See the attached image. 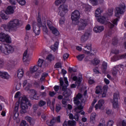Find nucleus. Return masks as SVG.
<instances>
[{"label": "nucleus", "mask_w": 126, "mask_h": 126, "mask_svg": "<svg viewBox=\"0 0 126 126\" xmlns=\"http://www.w3.org/2000/svg\"><path fill=\"white\" fill-rule=\"evenodd\" d=\"M38 69H39V66H38V65L32 66L30 68V72H27V75H31L30 73H34V72H36Z\"/></svg>", "instance_id": "cd10ccee"}, {"label": "nucleus", "mask_w": 126, "mask_h": 126, "mask_svg": "<svg viewBox=\"0 0 126 126\" xmlns=\"http://www.w3.org/2000/svg\"><path fill=\"white\" fill-rule=\"evenodd\" d=\"M124 67H125V66L122 64L115 66L112 70V74H113V75H117L120 70L123 69Z\"/></svg>", "instance_id": "f3484780"}, {"label": "nucleus", "mask_w": 126, "mask_h": 126, "mask_svg": "<svg viewBox=\"0 0 126 126\" xmlns=\"http://www.w3.org/2000/svg\"><path fill=\"white\" fill-rule=\"evenodd\" d=\"M21 126H27V124H26V121H22L21 124H20Z\"/></svg>", "instance_id": "338daca9"}, {"label": "nucleus", "mask_w": 126, "mask_h": 126, "mask_svg": "<svg viewBox=\"0 0 126 126\" xmlns=\"http://www.w3.org/2000/svg\"><path fill=\"white\" fill-rule=\"evenodd\" d=\"M79 6H80V7H82V8H85V10L86 11H89L90 10V5L88 4H83L82 2H80V4H78Z\"/></svg>", "instance_id": "c756f323"}, {"label": "nucleus", "mask_w": 126, "mask_h": 126, "mask_svg": "<svg viewBox=\"0 0 126 126\" xmlns=\"http://www.w3.org/2000/svg\"><path fill=\"white\" fill-rule=\"evenodd\" d=\"M126 57V53L122 55H114L113 57L111 58L112 62H117V61H120V60H123L125 59Z\"/></svg>", "instance_id": "6ab92c4d"}, {"label": "nucleus", "mask_w": 126, "mask_h": 126, "mask_svg": "<svg viewBox=\"0 0 126 126\" xmlns=\"http://www.w3.org/2000/svg\"><path fill=\"white\" fill-rule=\"evenodd\" d=\"M108 86H104L103 87V90L102 91V93H100L102 98H104L107 96V93H108Z\"/></svg>", "instance_id": "7c9ffc66"}, {"label": "nucleus", "mask_w": 126, "mask_h": 126, "mask_svg": "<svg viewBox=\"0 0 126 126\" xmlns=\"http://www.w3.org/2000/svg\"><path fill=\"white\" fill-rule=\"evenodd\" d=\"M114 125V121L109 120L107 122L106 126H113Z\"/></svg>", "instance_id": "864d4df0"}, {"label": "nucleus", "mask_w": 126, "mask_h": 126, "mask_svg": "<svg viewBox=\"0 0 126 126\" xmlns=\"http://www.w3.org/2000/svg\"><path fill=\"white\" fill-rule=\"evenodd\" d=\"M102 12H103V9L101 8H98L96 9L94 13L95 17L96 18L97 21L99 22V23L108 25L109 28H110V29L114 28L115 25H118L119 19L116 18L112 20V22L113 23V24L111 22H108V19L105 18V17L103 16H101V13H102Z\"/></svg>", "instance_id": "f03ea898"}, {"label": "nucleus", "mask_w": 126, "mask_h": 126, "mask_svg": "<svg viewBox=\"0 0 126 126\" xmlns=\"http://www.w3.org/2000/svg\"><path fill=\"white\" fill-rule=\"evenodd\" d=\"M102 123H100L98 126H106V125L105 124V121L102 120H101Z\"/></svg>", "instance_id": "680f3d73"}, {"label": "nucleus", "mask_w": 126, "mask_h": 126, "mask_svg": "<svg viewBox=\"0 0 126 126\" xmlns=\"http://www.w3.org/2000/svg\"><path fill=\"white\" fill-rule=\"evenodd\" d=\"M60 81V85L62 87V90H63V91H64V90L66 89V87L68 86V81H67V78L65 77L64 78V81L65 83V86L63 85V79L61 78Z\"/></svg>", "instance_id": "a211bd4d"}, {"label": "nucleus", "mask_w": 126, "mask_h": 126, "mask_svg": "<svg viewBox=\"0 0 126 126\" xmlns=\"http://www.w3.org/2000/svg\"><path fill=\"white\" fill-rule=\"evenodd\" d=\"M104 83H105V84H106L107 85L110 84V81L108 79L104 78Z\"/></svg>", "instance_id": "0e129e2a"}, {"label": "nucleus", "mask_w": 126, "mask_h": 126, "mask_svg": "<svg viewBox=\"0 0 126 126\" xmlns=\"http://www.w3.org/2000/svg\"><path fill=\"white\" fill-rule=\"evenodd\" d=\"M65 94H66L65 96H69L71 94V91L69 89H66L64 92V94L65 95Z\"/></svg>", "instance_id": "09e8293b"}, {"label": "nucleus", "mask_w": 126, "mask_h": 126, "mask_svg": "<svg viewBox=\"0 0 126 126\" xmlns=\"http://www.w3.org/2000/svg\"><path fill=\"white\" fill-rule=\"evenodd\" d=\"M46 101H43V100H40L39 103L38 105L40 107H43V106H45L46 105Z\"/></svg>", "instance_id": "603ef678"}, {"label": "nucleus", "mask_w": 126, "mask_h": 126, "mask_svg": "<svg viewBox=\"0 0 126 126\" xmlns=\"http://www.w3.org/2000/svg\"><path fill=\"white\" fill-rule=\"evenodd\" d=\"M90 2L93 5H97L98 4V0H90Z\"/></svg>", "instance_id": "5fc2aeb1"}, {"label": "nucleus", "mask_w": 126, "mask_h": 126, "mask_svg": "<svg viewBox=\"0 0 126 126\" xmlns=\"http://www.w3.org/2000/svg\"><path fill=\"white\" fill-rule=\"evenodd\" d=\"M0 41L10 44L11 43V37L7 34L1 32L0 33Z\"/></svg>", "instance_id": "f8f14e48"}, {"label": "nucleus", "mask_w": 126, "mask_h": 126, "mask_svg": "<svg viewBox=\"0 0 126 126\" xmlns=\"http://www.w3.org/2000/svg\"><path fill=\"white\" fill-rule=\"evenodd\" d=\"M61 67H62V63L60 62L57 63L55 65V68H60Z\"/></svg>", "instance_id": "6e6d98bb"}, {"label": "nucleus", "mask_w": 126, "mask_h": 126, "mask_svg": "<svg viewBox=\"0 0 126 126\" xmlns=\"http://www.w3.org/2000/svg\"><path fill=\"white\" fill-rule=\"evenodd\" d=\"M119 95V93H114L113 95V99L111 100V103H112L113 106L115 109L119 108V102H118Z\"/></svg>", "instance_id": "2eb2a0df"}, {"label": "nucleus", "mask_w": 126, "mask_h": 126, "mask_svg": "<svg viewBox=\"0 0 126 126\" xmlns=\"http://www.w3.org/2000/svg\"><path fill=\"white\" fill-rule=\"evenodd\" d=\"M91 35V32H87L85 33L81 36V42H84L89 38V37Z\"/></svg>", "instance_id": "412c9836"}, {"label": "nucleus", "mask_w": 126, "mask_h": 126, "mask_svg": "<svg viewBox=\"0 0 126 126\" xmlns=\"http://www.w3.org/2000/svg\"><path fill=\"white\" fill-rule=\"evenodd\" d=\"M65 1H66V0H57L55 1V4L56 5H60L61 3H64Z\"/></svg>", "instance_id": "37998d69"}, {"label": "nucleus", "mask_w": 126, "mask_h": 126, "mask_svg": "<svg viewBox=\"0 0 126 126\" xmlns=\"http://www.w3.org/2000/svg\"><path fill=\"white\" fill-rule=\"evenodd\" d=\"M23 86H27L26 88H25V90L26 91H28L29 89H30V87H31V84L27 83V80H25L23 84Z\"/></svg>", "instance_id": "c9c22d12"}, {"label": "nucleus", "mask_w": 126, "mask_h": 126, "mask_svg": "<svg viewBox=\"0 0 126 126\" xmlns=\"http://www.w3.org/2000/svg\"><path fill=\"white\" fill-rule=\"evenodd\" d=\"M106 113L107 115H112L113 114V111H112V110L109 109H107L106 110Z\"/></svg>", "instance_id": "4d7b16f0"}, {"label": "nucleus", "mask_w": 126, "mask_h": 126, "mask_svg": "<svg viewBox=\"0 0 126 126\" xmlns=\"http://www.w3.org/2000/svg\"><path fill=\"white\" fill-rule=\"evenodd\" d=\"M67 11H68V8L67 5L65 4L60 5L58 10L59 15H60L62 17H63Z\"/></svg>", "instance_id": "1a4fd4ad"}, {"label": "nucleus", "mask_w": 126, "mask_h": 126, "mask_svg": "<svg viewBox=\"0 0 126 126\" xmlns=\"http://www.w3.org/2000/svg\"><path fill=\"white\" fill-rule=\"evenodd\" d=\"M20 95H21V93L20 92H18L15 95V98H19L20 97Z\"/></svg>", "instance_id": "e2e57ef3"}, {"label": "nucleus", "mask_w": 126, "mask_h": 126, "mask_svg": "<svg viewBox=\"0 0 126 126\" xmlns=\"http://www.w3.org/2000/svg\"><path fill=\"white\" fill-rule=\"evenodd\" d=\"M19 104L21 105V110L20 111L21 114H26L27 113V109H28V105L31 106L30 102L26 97H20L19 101L17 102L15 105L14 111L15 113L13 116V119L16 121V123H19L20 120L19 119V113H18V109H19Z\"/></svg>", "instance_id": "f257e3e1"}, {"label": "nucleus", "mask_w": 126, "mask_h": 126, "mask_svg": "<svg viewBox=\"0 0 126 126\" xmlns=\"http://www.w3.org/2000/svg\"><path fill=\"white\" fill-rule=\"evenodd\" d=\"M84 57H85V56L83 54H82L77 56L76 58L78 60V61H82V60L84 59Z\"/></svg>", "instance_id": "8fccbe9b"}, {"label": "nucleus", "mask_w": 126, "mask_h": 126, "mask_svg": "<svg viewBox=\"0 0 126 126\" xmlns=\"http://www.w3.org/2000/svg\"><path fill=\"white\" fill-rule=\"evenodd\" d=\"M67 115L69 117L70 120H73L74 119V116H73V114L72 113H70L68 112V110L67 109Z\"/></svg>", "instance_id": "de8ad7c7"}, {"label": "nucleus", "mask_w": 126, "mask_h": 126, "mask_svg": "<svg viewBox=\"0 0 126 126\" xmlns=\"http://www.w3.org/2000/svg\"><path fill=\"white\" fill-rule=\"evenodd\" d=\"M55 123H61V117L58 116L53 118L51 121L48 120L46 122L47 125L49 126H54Z\"/></svg>", "instance_id": "dca6fc26"}, {"label": "nucleus", "mask_w": 126, "mask_h": 126, "mask_svg": "<svg viewBox=\"0 0 126 126\" xmlns=\"http://www.w3.org/2000/svg\"><path fill=\"white\" fill-rule=\"evenodd\" d=\"M48 76V73H43L41 77L40 78V81H44V80H45V78H46V77H47Z\"/></svg>", "instance_id": "c03bdc74"}, {"label": "nucleus", "mask_w": 126, "mask_h": 126, "mask_svg": "<svg viewBox=\"0 0 126 126\" xmlns=\"http://www.w3.org/2000/svg\"><path fill=\"white\" fill-rule=\"evenodd\" d=\"M105 28L103 26H96L94 28V32L95 33H101L102 31H104Z\"/></svg>", "instance_id": "b1692460"}, {"label": "nucleus", "mask_w": 126, "mask_h": 126, "mask_svg": "<svg viewBox=\"0 0 126 126\" xmlns=\"http://www.w3.org/2000/svg\"><path fill=\"white\" fill-rule=\"evenodd\" d=\"M23 74H24V71L23 68H20L17 71V77L19 79H21L23 77Z\"/></svg>", "instance_id": "2f4dec72"}, {"label": "nucleus", "mask_w": 126, "mask_h": 126, "mask_svg": "<svg viewBox=\"0 0 126 126\" xmlns=\"http://www.w3.org/2000/svg\"><path fill=\"white\" fill-rule=\"evenodd\" d=\"M73 80L74 81H76L75 84L77 86H79L80 85V83H81V81H82V76H74L73 77Z\"/></svg>", "instance_id": "393cba45"}, {"label": "nucleus", "mask_w": 126, "mask_h": 126, "mask_svg": "<svg viewBox=\"0 0 126 126\" xmlns=\"http://www.w3.org/2000/svg\"><path fill=\"white\" fill-rule=\"evenodd\" d=\"M84 48L85 49H87L89 51L84 50H83V52L84 54L88 55V56H91V55H94V54H96V53H97V50L95 49L92 50L91 44H87L84 46Z\"/></svg>", "instance_id": "9b49d317"}, {"label": "nucleus", "mask_w": 126, "mask_h": 126, "mask_svg": "<svg viewBox=\"0 0 126 126\" xmlns=\"http://www.w3.org/2000/svg\"><path fill=\"white\" fill-rule=\"evenodd\" d=\"M21 87V83H19L17 84L16 85V90H19V89H20Z\"/></svg>", "instance_id": "bf43d9fd"}, {"label": "nucleus", "mask_w": 126, "mask_h": 126, "mask_svg": "<svg viewBox=\"0 0 126 126\" xmlns=\"http://www.w3.org/2000/svg\"><path fill=\"white\" fill-rule=\"evenodd\" d=\"M22 21L17 19H14L10 20L6 25L4 24L1 28H3L5 31H15L18 27L22 25Z\"/></svg>", "instance_id": "20e7f679"}, {"label": "nucleus", "mask_w": 126, "mask_h": 126, "mask_svg": "<svg viewBox=\"0 0 126 126\" xmlns=\"http://www.w3.org/2000/svg\"><path fill=\"white\" fill-rule=\"evenodd\" d=\"M33 32L35 35H39L40 34V29L38 27H33Z\"/></svg>", "instance_id": "79ce46f5"}, {"label": "nucleus", "mask_w": 126, "mask_h": 126, "mask_svg": "<svg viewBox=\"0 0 126 126\" xmlns=\"http://www.w3.org/2000/svg\"><path fill=\"white\" fill-rule=\"evenodd\" d=\"M46 60L48 61V62H53V61L55 60V57L52 54H49L47 56Z\"/></svg>", "instance_id": "ea45409f"}, {"label": "nucleus", "mask_w": 126, "mask_h": 126, "mask_svg": "<svg viewBox=\"0 0 126 126\" xmlns=\"http://www.w3.org/2000/svg\"><path fill=\"white\" fill-rule=\"evenodd\" d=\"M125 11H126V4L122 3L115 9V16L116 17H120L121 14L125 13Z\"/></svg>", "instance_id": "0eeeda50"}, {"label": "nucleus", "mask_w": 126, "mask_h": 126, "mask_svg": "<svg viewBox=\"0 0 126 126\" xmlns=\"http://www.w3.org/2000/svg\"><path fill=\"white\" fill-rule=\"evenodd\" d=\"M43 72V70H39L37 72H36L34 75H33V77L34 78H38V77H40V75H41V73Z\"/></svg>", "instance_id": "a19ab883"}, {"label": "nucleus", "mask_w": 126, "mask_h": 126, "mask_svg": "<svg viewBox=\"0 0 126 126\" xmlns=\"http://www.w3.org/2000/svg\"><path fill=\"white\" fill-rule=\"evenodd\" d=\"M96 113L95 112H93L91 115V117H90V119H91V122H92L93 124H94V123H95V121H96Z\"/></svg>", "instance_id": "e433bc0d"}, {"label": "nucleus", "mask_w": 126, "mask_h": 126, "mask_svg": "<svg viewBox=\"0 0 126 126\" xmlns=\"http://www.w3.org/2000/svg\"><path fill=\"white\" fill-rule=\"evenodd\" d=\"M0 77L4 79H9L10 75L6 71H0Z\"/></svg>", "instance_id": "5701e85b"}, {"label": "nucleus", "mask_w": 126, "mask_h": 126, "mask_svg": "<svg viewBox=\"0 0 126 126\" xmlns=\"http://www.w3.org/2000/svg\"><path fill=\"white\" fill-rule=\"evenodd\" d=\"M103 88L101 86H97L95 88V93L96 94H100L103 92Z\"/></svg>", "instance_id": "72a5a7b5"}, {"label": "nucleus", "mask_w": 126, "mask_h": 126, "mask_svg": "<svg viewBox=\"0 0 126 126\" xmlns=\"http://www.w3.org/2000/svg\"><path fill=\"white\" fill-rule=\"evenodd\" d=\"M37 20L38 22V25L39 27H41L44 34L48 33V29L46 26V20H43L42 21H41V17L39 16L37 18Z\"/></svg>", "instance_id": "9d476101"}, {"label": "nucleus", "mask_w": 126, "mask_h": 126, "mask_svg": "<svg viewBox=\"0 0 126 126\" xmlns=\"http://www.w3.org/2000/svg\"><path fill=\"white\" fill-rule=\"evenodd\" d=\"M64 21H65V19H64V18L62 17L60 18V19L59 20V24L60 26H62L63 25V24H64Z\"/></svg>", "instance_id": "a18cd8bd"}, {"label": "nucleus", "mask_w": 126, "mask_h": 126, "mask_svg": "<svg viewBox=\"0 0 126 126\" xmlns=\"http://www.w3.org/2000/svg\"><path fill=\"white\" fill-rule=\"evenodd\" d=\"M71 18L73 23L78 25V29L80 31L84 30L88 25V20H87L81 19L79 21L80 18V12L77 10H74L72 13Z\"/></svg>", "instance_id": "7ed1b4c3"}, {"label": "nucleus", "mask_w": 126, "mask_h": 126, "mask_svg": "<svg viewBox=\"0 0 126 126\" xmlns=\"http://www.w3.org/2000/svg\"><path fill=\"white\" fill-rule=\"evenodd\" d=\"M31 29V26L30 24H28L26 27V30L29 31Z\"/></svg>", "instance_id": "69168bd1"}, {"label": "nucleus", "mask_w": 126, "mask_h": 126, "mask_svg": "<svg viewBox=\"0 0 126 126\" xmlns=\"http://www.w3.org/2000/svg\"><path fill=\"white\" fill-rule=\"evenodd\" d=\"M37 66L41 67V68H45V67H46V63L44 62V59H41L40 58L38 59L37 61Z\"/></svg>", "instance_id": "bb28decb"}, {"label": "nucleus", "mask_w": 126, "mask_h": 126, "mask_svg": "<svg viewBox=\"0 0 126 126\" xmlns=\"http://www.w3.org/2000/svg\"><path fill=\"white\" fill-rule=\"evenodd\" d=\"M108 66V63L105 62L102 63L101 65V71L103 73H106V70H107V67Z\"/></svg>", "instance_id": "473e14b6"}, {"label": "nucleus", "mask_w": 126, "mask_h": 126, "mask_svg": "<svg viewBox=\"0 0 126 126\" xmlns=\"http://www.w3.org/2000/svg\"><path fill=\"white\" fill-rule=\"evenodd\" d=\"M82 98V95L80 94H78L76 97H74V103L75 105H77V107L75 108V112L76 113H80L81 112V115H84L85 113L84 111H81V110L83 109V106L82 105V102H80V100Z\"/></svg>", "instance_id": "39448f33"}, {"label": "nucleus", "mask_w": 126, "mask_h": 126, "mask_svg": "<svg viewBox=\"0 0 126 126\" xmlns=\"http://www.w3.org/2000/svg\"><path fill=\"white\" fill-rule=\"evenodd\" d=\"M68 57H69V54H68L67 53H65L63 55V60H66V59H67L68 58Z\"/></svg>", "instance_id": "052dcab7"}, {"label": "nucleus", "mask_w": 126, "mask_h": 126, "mask_svg": "<svg viewBox=\"0 0 126 126\" xmlns=\"http://www.w3.org/2000/svg\"><path fill=\"white\" fill-rule=\"evenodd\" d=\"M15 52V47L9 44H6L4 47L3 48L2 46H0V54H3L6 56L9 54H13Z\"/></svg>", "instance_id": "423d86ee"}, {"label": "nucleus", "mask_w": 126, "mask_h": 126, "mask_svg": "<svg viewBox=\"0 0 126 126\" xmlns=\"http://www.w3.org/2000/svg\"><path fill=\"white\" fill-rule=\"evenodd\" d=\"M47 24L50 30L52 31L53 34H54V35H56V36H58V35H59L60 32H59L58 30L56 29V28L54 27V26L52 24V22H51V21L47 20Z\"/></svg>", "instance_id": "4468645a"}, {"label": "nucleus", "mask_w": 126, "mask_h": 126, "mask_svg": "<svg viewBox=\"0 0 126 126\" xmlns=\"http://www.w3.org/2000/svg\"><path fill=\"white\" fill-rule=\"evenodd\" d=\"M11 4H16L17 1L20 5H25L26 1L25 0H8Z\"/></svg>", "instance_id": "aec40b11"}, {"label": "nucleus", "mask_w": 126, "mask_h": 126, "mask_svg": "<svg viewBox=\"0 0 126 126\" xmlns=\"http://www.w3.org/2000/svg\"><path fill=\"white\" fill-rule=\"evenodd\" d=\"M93 63L94 64H99V63H100V60L97 58H95L93 61Z\"/></svg>", "instance_id": "3c124183"}, {"label": "nucleus", "mask_w": 126, "mask_h": 126, "mask_svg": "<svg viewBox=\"0 0 126 126\" xmlns=\"http://www.w3.org/2000/svg\"><path fill=\"white\" fill-rule=\"evenodd\" d=\"M105 105V100L104 99H99L97 103L94 106V109L95 111H98V110H104L105 109V107L104 106Z\"/></svg>", "instance_id": "ddd939ff"}, {"label": "nucleus", "mask_w": 126, "mask_h": 126, "mask_svg": "<svg viewBox=\"0 0 126 126\" xmlns=\"http://www.w3.org/2000/svg\"><path fill=\"white\" fill-rule=\"evenodd\" d=\"M74 120H75V121H78L79 119V116H78V114H75L74 117Z\"/></svg>", "instance_id": "774afa93"}, {"label": "nucleus", "mask_w": 126, "mask_h": 126, "mask_svg": "<svg viewBox=\"0 0 126 126\" xmlns=\"http://www.w3.org/2000/svg\"><path fill=\"white\" fill-rule=\"evenodd\" d=\"M76 126V121L74 120H69L68 122L65 121L63 124V126Z\"/></svg>", "instance_id": "a878e982"}, {"label": "nucleus", "mask_w": 126, "mask_h": 126, "mask_svg": "<svg viewBox=\"0 0 126 126\" xmlns=\"http://www.w3.org/2000/svg\"><path fill=\"white\" fill-rule=\"evenodd\" d=\"M32 57L29 50H26L23 54V61L25 65H28L30 63Z\"/></svg>", "instance_id": "6e6552de"}, {"label": "nucleus", "mask_w": 126, "mask_h": 126, "mask_svg": "<svg viewBox=\"0 0 126 126\" xmlns=\"http://www.w3.org/2000/svg\"><path fill=\"white\" fill-rule=\"evenodd\" d=\"M31 92L33 94V99H35V100L38 99V96H36L37 92L34 90H32Z\"/></svg>", "instance_id": "49530a36"}, {"label": "nucleus", "mask_w": 126, "mask_h": 126, "mask_svg": "<svg viewBox=\"0 0 126 126\" xmlns=\"http://www.w3.org/2000/svg\"><path fill=\"white\" fill-rule=\"evenodd\" d=\"M51 50L54 52H56L58 50V48H59V43L58 42H55L53 45L51 46Z\"/></svg>", "instance_id": "4c0bfd02"}, {"label": "nucleus", "mask_w": 126, "mask_h": 126, "mask_svg": "<svg viewBox=\"0 0 126 126\" xmlns=\"http://www.w3.org/2000/svg\"><path fill=\"white\" fill-rule=\"evenodd\" d=\"M25 120L28 121V122L31 123V124H34V123H35V120L29 116L26 117Z\"/></svg>", "instance_id": "58836bf2"}, {"label": "nucleus", "mask_w": 126, "mask_h": 126, "mask_svg": "<svg viewBox=\"0 0 126 126\" xmlns=\"http://www.w3.org/2000/svg\"><path fill=\"white\" fill-rule=\"evenodd\" d=\"M8 14L5 13V11L2 10L0 12V17L4 20H7L9 18V16H8Z\"/></svg>", "instance_id": "c85d7f7f"}, {"label": "nucleus", "mask_w": 126, "mask_h": 126, "mask_svg": "<svg viewBox=\"0 0 126 126\" xmlns=\"http://www.w3.org/2000/svg\"><path fill=\"white\" fill-rule=\"evenodd\" d=\"M14 9L15 7L14 6H8L5 10L6 14H13L14 13Z\"/></svg>", "instance_id": "4be33fe9"}, {"label": "nucleus", "mask_w": 126, "mask_h": 126, "mask_svg": "<svg viewBox=\"0 0 126 126\" xmlns=\"http://www.w3.org/2000/svg\"><path fill=\"white\" fill-rule=\"evenodd\" d=\"M97 103V99H94L92 103V106L89 108L88 112V113H91L93 111V108L94 107V105Z\"/></svg>", "instance_id": "f704fd0d"}, {"label": "nucleus", "mask_w": 126, "mask_h": 126, "mask_svg": "<svg viewBox=\"0 0 126 126\" xmlns=\"http://www.w3.org/2000/svg\"><path fill=\"white\" fill-rule=\"evenodd\" d=\"M61 109H62V107H61V104H57L56 105V112H59V111H61Z\"/></svg>", "instance_id": "13d9d810"}]
</instances>
